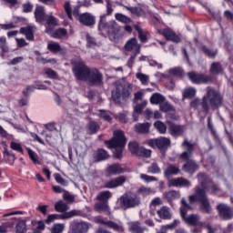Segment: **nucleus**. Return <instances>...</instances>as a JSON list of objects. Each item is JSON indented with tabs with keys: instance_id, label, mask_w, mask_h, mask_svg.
<instances>
[{
	"instance_id": "nucleus-1",
	"label": "nucleus",
	"mask_w": 233,
	"mask_h": 233,
	"mask_svg": "<svg viewBox=\"0 0 233 233\" xmlns=\"http://www.w3.org/2000/svg\"><path fill=\"white\" fill-rule=\"evenodd\" d=\"M107 148H114L113 154L116 159H121L123 157V150L127 147V137L125 132L121 129L115 130L113 132V137L105 141Z\"/></svg>"
},
{
	"instance_id": "nucleus-2",
	"label": "nucleus",
	"mask_w": 233,
	"mask_h": 233,
	"mask_svg": "<svg viewBox=\"0 0 233 233\" xmlns=\"http://www.w3.org/2000/svg\"><path fill=\"white\" fill-rule=\"evenodd\" d=\"M188 210H192V206L187 203L185 198H182L180 206V216L183 221L191 227H203L205 223L201 221V217H199L198 214H191L187 216Z\"/></svg>"
},
{
	"instance_id": "nucleus-3",
	"label": "nucleus",
	"mask_w": 233,
	"mask_h": 233,
	"mask_svg": "<svg viewBox=\"0 0 233 233\" xmlns=\"http://www.w3.org/2000/svg\"><path fill=\"white\" fill-rule=\"evenodd\" d=\"M198 179L202 187H196L195 195L189 196V201L190 203H200V210L205 211V173H199Z\"/></svg>"
},
{
	"instance_id": "nucleus-4",
	"label": "nucleus",
	"mask_w": 233,
	"mask_h": 233,
	"mask_svg": "<svg viewBox=\"0 0 233 233\" xmlns=\"http://www.w3.org/2000/svg\"><path fill=\"white\" fill-rule=\"evenodd\" d=\"M72 72L77 81H86L92 68L88 67L83 60H71Z\"/></svg>"
},
{
	"instance_id": "nucleus-5",
	"label": "nucleus",
	"mask_w": 233,
	"mask_h": 233,
	"mask_svg": "<svg viewBox=\"0 0 233 233\" xmlns=\"http://www.w3.org/2000/svg\"><path fill=\"white\" fill-rule=\"evenodd\" d=\"M98 30L100 32H106L109 37H114L119 34V25L116 21L106 22V15H100L98 22Z\"/></svg>"
},
{
	"instance_id": "nucleus-6",
	"label": "nucleus",
	"mask_w": 233,
	"mask_h": 233,
	"mask_svg": "<svg viewBox=\"0 0 233 233\" xmlns=\"http://www.w3.org/2000/svg\"><path fill=\"white\" fill-rule=\"evenodd\" d=\"M206 99L208 101L212 110H218V108L223 105V96H221V93L214 87H207Z\"/></svg>"
},
{
	"instance_id": "nucleus-7",
	"label": "nucleus",
	"mask_w": 233,
	"mask_h": 233,
	"mask_svg": "<svg viewBox=\"0 0 233 233\" xmlns=\"http://www.w3.org/2000/svg\"><path fill=\"white\" fill-rule=\"evenodd\" d=\"M132 88L127 84H118L116 87V92L112 93V99L115 103H121L122 101H128Z\"/></svg>"
},
{
	"instance_id": "nucleus-8",
	"label": "nucleus",
	"mask_w": 233,
	"mask_h": 233,
	"mask_svg": "<svg viewBox=\"0 0 233 233\" xmlns=\"http://www.w3.org/2000/svg\"><path fill=\"white\" fill-rule=\"evenodd\" d=\"M120 207L122 208H134L135 207L139 206L141 203V199L139 198V196L135 193H125L120 197Z\"/></svg>"
},
{
	"instance_id": "nucleus-9",
	"label": "nucleus",
	"mask_w": 233,
	"mask_h": 233,
	"mask_svg": "<svg viewBox=\"0 0 233 233\" xmlns=\"http://www.w3.org/2000/svg\"><path fill=\"white\" fill-rule=\"evenodd\" d=\"M86 83L88 86H103V73L99 69L92 67L87 75V78H86Z\"/></svg>"
},
{
	"instance_id": "nucleus-10",
	"label": "nucleus",
	"mask_w": 233,
	"mask_h": 233,
	"mask_svg": "<svg viewBox=\"0 0 233 233\" xmlns=\"http://www.w3.org/2000/svg\"><path fill=\"white\" fill-rule=\"evenodd\" d=\"M148 145L151 148H158L160 154L166 156L167 150H168V147H170V138L159 137L155 139H150Z\"/></svg>"
},
{
	"instance_id": "nucleus-11",
	"label": "nucleus",
	"mask_w": 233,
	"mask_h": 233,
	"mask_svg": "<svg viewBox=\"0 0 233 233\" xmlns=\"http://www.w3.org/2000/svg\"><path fill=\"white\" fill-rule=\"evenodd\" d=\"M95 223H96V225H105L106 227H107V228H111V230H114V232H125V228L123 227V225H119L112 220H105V218L101 216L95 218Z\"/></svg>"
},
{
	"instance_id": "nucleus-12",
	"label": "nucleus",
	"mask_w": 233,
	"mask_h": 233,
	"mask_svg": "<svg viewBox=\"0 0 233 233\" xmlns=\"http://www.w3.org/2000/svg\"><path fill=\"white\" fill-rule=\"evenodd\" d=\"M64 9H65V12L67 15V18L70 21H74V18L77 19V21H79V16L81 15V14H80L81 6L75 5L73 7V10H72V6L70 5V2H66L65 5H64Z\"/></svg>"
},
{
	"instance_id": "nucleus-13",
	"label": "nucleus",
	"mask_w": 233,
	"mask_h": 233,
	"mask_svg": "<svg viewBox=\"0 0 233 233\" xmlns=\"http://www.w3.org/2000/svg\"><path fill=\"white\" fill-rule=\"evenodd\" d=\"M78 22L83 26H87L88 28H94V26H96V15L88 12L82 13L79 15Z\"/></svg>"
},
{
	"instance_id": "nucleus-14",
	"label": "nucleus",
	"mask_w": 233,
	"mask_h": 233,
	"mask_svg": "<svg viewBox=\"0 0 233 233\" xmlns=\"http://www.w3.org/2000/svg\"><path fill=\"white\" fill-rule=\"evenodd\" d=\"M168 125V132L173 137H181L185 134V127L181 125H176L172 121H167Z\"/></svg>"
},
{
	"instance_id": "nucleus-15",
	"label": "nucleus",
	"mask_w": 233,
	"mask_h": 233,
	"mask_svg": "<svg viewBox=\"0 0 233 233\" xmlns=\"http://www.w3.org/2000/svg\"><path fill=\"white\" fill-rule=\"evenodd\" d=\"M168 187H177L178 188H190L192 183L185 177L172 178L168 181Z\"/></svg>"
},
{
	"instance_id": "nucleus-16",
	"label": "nucleus",
	"mask_w": 233,
	"mask_h": 233,
	"mask_svg": "<svg viewBox=\"0 0 233 233\" xmlns=\"http://www.w3.org/2000/svg\"><path fill=\"white\" fill-rule=\"evenodd\" d=\"M44 23H46V34H52V32H54V28L52 26H57L59 25V19L52 15V14H49L46 16Z\"/></svg>"
},
{
	"instance_id": "nucleus-17",
	"label": "nucleus",
	"mask_w": 233,
	"mask_h": 233,
	"mask_svg": "<svg viewBox=\"0 0 233 233\" xmlns=\"http://www.w3.org/2000/svg\"><path fill=\"white\" fill-rule=\"evenodd\" d=\"M217 210H218V214L223 219H232L233 218V210L232 208L225 205L219 204L217 206Z\"/></svg>"
},
{
	"instance_id": "nucleus-18",
	"label": "nucleus",
	"mask_w": 233,
	"mask_h": 233,
	"mask_svg": "<svg viewBox=\"0 0 233 233\" xmlns=\"http://www.w3.org/2000/svg\"><path fill=\"white\" fill-rule=\"evenodd\" d=\"M127 181V178L123 176L115 177L104 184L105 188H117V187H122Z\"/></svg>"
},
{
	"instance_id": "nucleus-19",
	"label": "nucleus",
	"mask_w": 233,
	"mask_h": 233,
	"mask_svg": "<svg viewBox=\"0 0 233 233\" xmlns=\"http://www.w3.org/2000/svg\"><path fill=\"white\" fill-rule=\"evenodd\" d=\"M35 19L36 23L43 24L48 15L46 11H45V7L42 5H36L35 12H34Z\"/></svg>"
},
{
	"instance_id": "nucleus-20",
	"label": "nucleus",
	"mask_w": 233,
	"mask_h": 233,
	"mask_svg": "<svg viewBox=\"0 0 233 233\" xmlns=\"http://www.w3.org/2000/svg\"><path fill=\"white\" fill-rule=\"evenodd\" d=\"M123 172H125V168H123L119 163H114L106 169L107 176H119V174H123Z\"/></svg>"
},
{
	"instance_id": "nucleus-21",
	"label": "nucleus",
	"mask_w": 233,
	"mask_h": 233,
	"mask_svg": "<svg viewBox=\"0 0 233 233\" xmlns=\"http://www.w3.org/2000/svg\"><path fill=\"white\" fill-rule=\"evenodd\" d=\"M88 223L76 222L71 227L68 233H86L88 232Z\"/></svg>"
},
{
	"instance_id": "nucleus-22",
	"label": "nucleus",
	"mask_w": 233,
	"mask_h": 233,
	"mask_svg": "<svg viewBox=\"0 0 233 233\" xmlns=\"http://www.w3.org/2000/svg\"><path fill=\"white\" fill-rule=\"evenodd\" d=\"M187 77L194 85H201V83H205V75L203 74L191 71L187 73Z\"/></svg>"
},
{
	"instance_id": "nucleus-23",
	"label": "nucleus",
	"mask_w": 233,
	"mask_h": 233,
	"mask_svg": "<svg viewBox=\"0 0 233 233\" xmlns=\"http://www.w3.org/2000/svg\"><path fill=\"white\" fill-rule=\"evenodd\" d=\"M162 35L164 37H166V39H167V41H172L173 43H181V37H179V35L170 29H163Z\"/></svg>"
},
{
	"instance_id": "nucleus-24",
	"label": "nucleus",
	"mask_w": 233,
	"mask_h": 233,
	"mask_svg": "<svg viewBox=\"0 0 233 233\" xmlns=\"http://www.w3.org/2000/svg\"><path fill=\"white\" fill-rule=\"evenodd\" d=\"M162 35L164 37H166V39H167V41H172L173 43H181V37H179V35L170 29H163Z\"/></svg>"
},
{
	"instance_id": "nucleus-25",
	"label": "nucleus",
	"mask_w": 233,
	"mask_h": 233,
	"mask_svg": "<svg viewBox=\"0 0 233 233\" xmlns=\"http://www.w3.org/2000/svg\"><path fill=\"white\" fill-rule=\"evenodd\" d=\"M182 169L187 174H195V172H198V170H199V166L198 165V163H196V161L188 160L183 165Z\"/></svg>"
},
{
	"instance_id": "nucleus-26",
	"label": "nucleus",
	"mask_w": 233,
	"mask_h": 233,
	"mask_svg": "<svg viewBox=\"0 0 233 233\" xmlns=\"http://www.w3.org/2000/svg\"><path fill=\"white\" fill-rule=\"evenodd\" d=\"M219 191V187L218 185L212 181V178L208 177V176L205 177V192H211L215 194V192Z\"/></svg>"
},
{
	"instance_id": "nucleus-27",
	"label": "nucleus",
	"mask_w": 233,
	"mask_h": 233,
	"mask_svg": "<svg viewBox=\"0 0 233 233\" xmlns=\"http://www.w3.org/2000/svg\"><path fill=\"white\" fill-rule=\"evenodd\" d=\"M95 210L96 212H98L99 214L105 213L106 216H110V207L108 206V203L106 202H98L95 204Z\"/></svg>"
},
{
	"instance_id": "nucleus-28",
	"label": "nucleus",
	"mask_w": 233,
	"mask_h": 233,
	"mask_svg": "<svg viewBox=\"0 0 233 233\" xmlns=\"http://www.w3.org/2000/svg\"><path fill=\"white\" fill-rule=\"evenodd\" d=\"M3 154H4L5 163H8V165H11L12 167H14V163H15V159H17V157H15V154L8 151V147H6V146L4 147Z\"/></svg>"
},
{
	"instance_id": "nucleus-29",
	"label": "nucleus",
	"mask_w": 233,
	"mask_h": 233,
	"mask_svg": "<svg viewBox=\"0 0 233 233\" xmlns=\"http://www.w3.org/2000/svg\"><path fill=\"white\" fill-rule=\"evenodd\" d=\"M19 32L25 35V39H27V41H34V27L32 25L21 27Z\"/></svg>"
},
{
	"instance_id": "nucleus-30",
	"label": "nucleus",
	"mask_w": 233,
	"mask_h": 233,
	"mask_svg": "<svg viewBox=\"0 0 233 233\" xmlns=\"http://www.w3.org/2000/svg\"><path fill=\"white\" fill-rule=\"evenodd\" d=\"M209 72L212 76H219L223 74V66L219 62H213L210 66Z\"/></svg>"
},
{
	"instance_id": "nucleus-31",
	"label": "nucleus",
	"mask_w": 233,
	"mask_h": 233,
	"mask_svg": "<svg viewBox=\"0 0 233 233\" xmlns=\"http://www.w3.org/2000/svg\"><path fill=\"white\" fill-rule=\"evenodd\" d=\"M181 172L179 167L176 165H169L164 171V176L166 177H170V176H177Z\"/></svg>"
},
{
	"instance_id": "nucleus-32",
	"label": "nucleus",
	"mask_w": 233,
	"mask_h": 233,
	"mask_svg": "<svg viewBox=\"0 0 233 233\" xmlns=\"http://www.w3.org/2000/svg\"><path fill=\"white\" fill-rule=\"evenodd\" d=\"M164 198L168 203H172L174 199H179V198H181V192L177 190H170L164 194Z\"/></svg>"
},
{
	"instance_id": "nucleus-33",
	"label": "nucleus",
	"mask_w": 233,
	"mask_h": 233,
	"mask_svg": "<svg viewBox=\"0 0 233 233\" xmlns=\"http://www.w3.org/2000/svg\"><path fill=\"white\" fill-rule=\"evenodd\" d=\"M157 216L160 219H171L172 214H170V209L167 206H163L157 211Z\"/></svg>"
},
{
	"instance_id": "nucleus-34",
	"label": "nucleus",
	"mask_w": 233,
	"mask_h": 233,
	"mask_svg": "<svg viewBox=\"0 0 233 233\" xmlns=\"http://www.w3.org/2000/svg\"><path fill=\"white\" fill-rule=\"evenodd\" d=\"M208 130L211 132L213 139H215L217 143H219L221 141L219 136L218 135V132L216 131V128L214 127V124L212 123V116L208 117Z\"/></svg>"
},
{
	"instance_id": "nucleus-35",
	"label": "nucleus",
	"mask_w": 233,
	"mask_h": 233,
	"mask_svg": "<svg viewBox=\"0 0 233 233\" xmlns=\"http://www.w3.org/2000/svg\"><path fill=\"white\" fill-rule=\"evenodd\" d=\"M110 198H112V192L109 190L101 191L96 196L97 201H101V203H108Z\"/></svg>"
},
{
	"instance_id": "nucleus-36",
	"label": "nucleus",
	"mask_w": 233,
	"mask_h": 233,
	"mask_svg": "<svg viewBox=\"0 0 233 233\" xmlns=\"http://www.w3.org/2000/svg\"><path fill=\"white\" fill-rule=\"evenodd\" d=\"M191 108H194L195 110H198V108H202V110H205V96L202 97V99L195 98L190 102Z\"/></svg>"
},
{
	"instance_id": "nucleus-37",
	"label": "nucleus",
	"mask_w": 233,
	"mask_h": 233,
	"mask_svg": "<svg viewBox=\"0 0 233 233\" xmlns=\"http://www.w3.org/2000/svg\"><path fill=\"white\" fill-rule=\"evenodd\" d=\"M149 130H150L149 123L135 125V132H137L138 134H148Z\"/></svg>"
},
{
	"instance_id": "nucleus-38",
	"label": "nucleus",
	"mask_w": 233,
	"mask_h": 233,
	"mask_svg": "<svg viewBox=\"0 0 233 233\" xmlns=\"http://www.w3.org/2000/svg\"><path fill=\"white\" fill-rule=\"evenodd\" d=\"M26 219H19L15 225V233H26Z\"/></svg>"
},
{
	"instance_id": "nucleus-39",
	"label": "nucleus",
	"mask_w": 233,
	"mask_h": 233,
	"mask_svg": "<svg viewBox=\"0 0 233 233\" xmlns=\"http://www.w3.org/2000/svg\"><path fill=\"white\" fill-rule=\"evenodd\" d=\"M151 105H160L165 103V96L159 93H155L150 97Z\"/></svg>"
},
{
	"instance_id": "nucleus-40",
	"label": "nucleus",
	"mask_w": 233,
	"mask_h": 233,
	"mask_svg": "<svg viewBox=\"0 0 233 233\" xmlns=\"http://www.w3.org/2000/svg\"><path fill=\"white\" fill-rule=\"evenodd\" d=\"M26 151L29 158L31 159L32 163H34V165H41V161H39V156H37V153H35V151L32 150V148L30 147H26Z\"/></svg>"
},
{
	"instance_id": "nucleus-41",
	"label": "nucleus",
	"mask_w": 233,
	"mask_h": 233,
	"mask_svg": "<svg viewBox=\"0 0 233 233\" xmlns=\"http://www.w3.org/2000/svg\"><path fill=\"white\" fill-rule=\"evenodd\" d=\"M129 232L131 233H143V228H141L140 221H134L130 223Z\"/></svg>"
},
{
	"instance_id": "nucleus-42",
	"label": "nucleus",
	"mask_w": 233,
	"mask_h": 233,
	"mask_svg": "<svg viewBox=\"0 0 233 233\" xmlns=\"http://www.w3.org/2000/svg\"><path fill=\"white\" fill-rule=\"evenodd\" d=\"M196 88L194 87H187L184 89L182 96L183 99H193L196 96Z\"/></svg>"
},
{
	"instance_id": "nucleus-43",
	"label": "nucleus",
	"mask_w": 233,
	"mask_h": 233,
	"mask_svg": "<svg viewBox=\"0 0 233 233\" xmlns=\"http://www.w3.org/2000/svg\"><path fill=\"white\" fill-rule=\"evenodd\" d=\"M99 128H101V127L96 121H90L87 125V129L90 136H93L94 134H97V132H99Z\"/></svg>"
},
{
	"instance_id": "nucleus-44",
	"label": "nucleus",
	"mask_w": 233,
	"mask_h": 233,
	"mask_svg": "<svg viewBox=\"0 0 233 233\" xmlns=\"http://www.w3.org/2000/svg\"><path fill=\"white\" fill-rule=\"evenodd\" d=\"M47 50L49 52H52L53 54H58V52H61V45L57 42H49L47 44Z\"/></svg>"
},
{
	"instance_id": "nucleus-45",
	"label": "nucleus",
	"mask_w": 233,
	"mask_h": 233,
	"mask_svg": "<svg viewBox=\"0 0 233 233\" xmlns=\"http://www.w3.org/2000/svg\"><path fill=\"white\" fill-rule=\"evenodd\" d=\"M108 151L103 148L97 149L96 157V161H105V159H108Z\"/></svg>"
},
{
	"instance_id": "nucleus-46",
	"label": "nucleus",
	"mask_w": 233,
	"mask_h": 233,
	"mask_svg": "<svg viewBox=\"0 0 233 233\" xmlns=\"http://www.w3.org/2000/svg\"><path fill=\"white\" fill-rule=\"evenodd\" d=\"M135 30L137 31L140 43H147V41H148L147 34L143 32V29L141 28V26H139V25H135Z\"/></svg>"
},
{
	"instance_id": "nucleus-47",
	"label": "nucleus",
	"mask_w": 233,
	"mask_h": 233,
	"mask_svg": "<svg viewBox=\"0 0 233 233\" xmlns=\"http://www.w3.org/2000/svg\"><path fill=\"white\" fill-rule=\"evenodd\" d=\"M136 156L138 157H150V156H152V150L140 147Z\"/></svg>"
},
{
	"instance_id": "nucleus-48",
	"label": "nucleus",
	"mask_w": 233,
	"mask_h": 233,
	"mask_svg": "<svg viewBox=\"0 0 233 233\" xmlns=\"http://www.w3.org/2000/svg\"><path fill=\"white\" fill-rule=\"evenodd\" d=\"M67 34L68 31H66L63 27H59L52 34V37H54L55 39H61V37L66 36Z\"/></svg>"
},
{
	"instance_id": "nucleus-49",
	"label": "nucleus",
	"mask_w": 233,
	"mask_h": 233,
	"mask_svg": "<svg viewBox=\"0 0 233 233\" xmlns=\"http://www.w3.org/2000/svg\"><path fill=\"white\" fill-rule=\"evenodd\" d=\"M135 46H137V39L136 37H133L126 43L125 50H127V52H132Z\"/></svg>"
},
{
	"instance_id": "nucleus-50",
	"label": "nucleus",
	"mask_w": 233,
	"mask_h": 233,
	"mask_svg": "<svg viewBox=\"0 0 233 233\" xmlns=\"http://www.w3.org/2000/svg\"><path fill=\"white\" fill-rule=\"evenodd\" d=\"M55 210L56 212H66L68 210V205L63 200H59L55 204Z\"/></svg>"
},
{
	"instance_id": "nucleus-51",
	"label": "nucleus",
	"mask_w": 233,
	"mask_h": 233,
	"mask_svg": "<svg viewBox=\"0 0 233 233\" xmlns=\"http://www.w3.org/2000/svg\"><path fill=\"white\" fill-rule=\"evenodd\" d=\"M154 127L159 134H167V125L160 120H157L154 123Z\"/></svg>"
},
{
	"instance_id": "nucleus-52",
	"label": "nucleus",
	"mask_w": 233,
	"mask_h": 233,
	"mask_svg": "<svg viewBox=\"0 0 233 233\" xmlns=\"http://www.w3.org/2000/svg\"><path fill=\"white\" fill-rule=\"evenodd\" d=\"M86 48H94V46H97V42L95 37L90 35V34L86 33Z\"/></svg>"
},
{
	"instance_id": "nucleus-53",
	"label": "nucleus",
	"mask_w": 233,
	"mask_h": 233,
	"mask_svg": "<svg viewBox=\"0 0 233 233\" xmlns=\"http://www.w3.org/2000/svg\"><path fill=\"white\" fill-rule=\"evenodd\" d=\"M168 74H170V76H175L176 77H183V76H185V71H183V68L181 67H175L169 69Z\"/></svg>"
},
{
	"instance_id": "nucleus-54",
	"label": "nucleus",
	"mask_w": 233,
	"mask_h": 233,
	"mask_svg": "<svg viewBox=\"0 0 233 233\" xmlns=\"http://www.w3.org/2000/svg\"><path fill=\"white\" fill-rule=\"evenodd\" d=\"M10 148L14 150L15 152H18L19 154H25V150L23 149V146L21 144L15 142V141H11L10 142Z\"/></svg>"
},
{
	"instance_id": "nucleus-55",
	"label": "nucleus",
	"mask_w": 233,
	"mask_h": 233,
	"mask_svg": "<svg viewBox=\"0 0 233 233\" xmlns=\"http://www.w3.org/2000/svg\"><path fill=\"white\" fill-rule=\"evenodd\" d=\"M45 75L47 76L49 79H59V75H57V72L50 67L45 69Z\"/></svg>"
},
{
	"instance_id": "nucleus-56",
	"label": "nucleus",
	"mask_w": 233,
	"mask_h": 233,
	"mask_svg": "<svg viewBox=\"0 0 233 233\" xmlns=\"http://www.w3.org/2000/svg\"><path fill=\"white\" fill-rule=\"evenodd\" d=\"M128 148H129V151L131 152V154L133 156H136L137 154V151L139 150L140 147L137 142L133 141V142L128 143Z\"/></svg>"
},
{
	"instance_id": "nucleus-57",
	"label": "nucleus",
	"mask_w": 233,
	"mask_h": 233,
	"mask_svg": "<svg viewBox=\"0 0 233 233\" xmlns=\"http://www.w3.org/2000/svg\"><path fill=\"white\" fill-rule=\"evenodd\" d=\"M182 147H185L186 152H189L190 154H192V152H194V149L196 148V144H192L186 139L182 143Z\"/></svg>"
},
{
	"instance_id": "nucleus-58",
	"label": "nucleus",
	"mask_w": 233,
	"mask_h": 233,
	"mask_svg": "<svg viewBox=\"0 0 233 233\" xmlns=\"http://www.w3.org/2000/svg\"><path fill=\"white\" fill-rule=\"evenodd\" d=\"M161 168L157 166V163H152L151 166L147 167V174H160Z\"/></svg>"
},
{
	"instance_id": "nucleus-59",
	"label": "nucleus",
	"mask_w": 233,
	"mask_h": 233,
	"mask_svg": "<svg viewBox=\"0 0 233 233\" xmlns=\"http://www.w3.org/2000/svg\"><path fill=\"white\" fill-rule=\"evenodd\" d=\"M54 177H55V181H56L58 185H61L62 187H66L68 185V181L63 178V177H61V174L55 173Z\"/></svg>"
},
{
	"instance_id": "nucleus-60",
	"label": "nucleus",
	"mask_w": 233,
	"mask_h": 233,
	"mask_svg": "<svg viewBox=\"0 0 233 233\" xmlns=\"http://www.w3.org/2000/svg\"><path fill=\"white\" fill-rule=\"evenodd\" d=\"M63 199L66 201V203H74L76 201V196L70 194L68 191H65L63 194Z\"/></svg>"
},
{
	"instance_id": "nucleus-61",
	"label": "nucleus",
	"mask_w": 233,
	"mask_h": 233,
	"mask_svg": "<svg viewBox=\"0 0 233 233\" xmlns=\"http://www.w3.org/2000/svg\"><path fill=\"white\" fill-rule=\"evenodd\" d=\"M56 219H62L61 215L59 214H51L47 216V218L46 219V225H50V223H54Z\"/></svg>"
},
{
	"instance_id": "nucleus-62",
	"label": "nucleus",
	"mask_w": 233,
	"mask_h": 233,
	"mask_svg": "<svg viewBox=\"0 0 233 233\" xmlns=\"http://www.w3.org/2000/svg\"><path fill=\"white\" fill-rule=\"evenodd\" d=\"M63 230H65V224H54L51 233H63Z\"/></svg>"
},
{
	"instance_id": "nucleus-63",
	"label": "nucleus",
	"mask_w": 233,
	"mask_h": 233,
	"mask_svg": "<svg viewBox=\"0 0 233 233\" xmlns=\"http://www.w3.org/2000/svg\"><path fill=\"white\" fill-rule=\"evenodd\" d=\"M115 17L116 19V21H119L120 23H130V18L123 14H116Z\"/></svg>"
},
{
	"instance_id": "nucleus-64",
	"label": "nucleus",
	"mask_w": 233,
	"mask_h": 233,
	"mask_svg": "<svg viewBox=\"0 0 233 233\" xmlns=\"http://www.w3.org/2000/svg\"><path fill=\"white\" fill-rule=\"evenodd\" d=\"M45 222L43 220H38L37 227L33 228V233H41L43 230H45Z\"/></svg>"
}]
</instances>
